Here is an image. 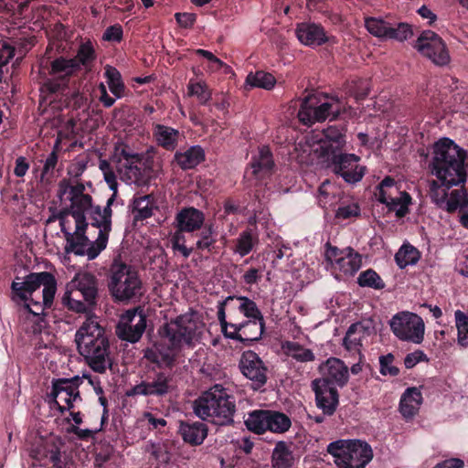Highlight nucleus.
<instances>
[{
    "mask_svg": "<svg viewBox=\"0 0 468 468\" xmlns=\"http://www.w3.org/2000/svg\"><path fill=\"white\" fill-rule=\"evenodd\" d=\"M116 195L112 194L107 200L106 206L101 209V206H95L92 212V227H103L112 229V217L113 205Z\"/></svg>",
    "mask_w": 468,
    "mask_h": 468,
    "instance_id": "obj_40",
    "label": "nucleus"
},
{
    "mask_svg": "<svg viewBox=\"0 0 468 468\" xmlns=\"http://www.w3.org/2000/svg\"><path fill=\"white\" fill-rule=\"evenodd\" d=\"M96 228L99 229L98 238L95 241H90L89 245L87 246V253L85 256H87L89 260L96 259L106 248L109 239V234L112 230L111 228H106L105 226Z\"/></svg>",
    "mask_w": 468,
    "mask_h": 468,
    "instance_id": "obj_46",
    "label": "nucleus"
},
{
    "mask_svg": "<svg viewBox=\"0 0 468 468\" xmlns=\"http://www.w3.org/2000/svg\"><path fill=\"white\" fill-rule=\"evenodd\" d=\"M154 197L153 195L134 196L133 199V214L136 221H143L154 214Z\"/></svg>",
    "mask_w": 468,
    "mask_h": 468,
    "instance_id": "obj_33",
    "label": "nucleus"
},
{
    "mask_svg": "<svg viewBox=\"0 0 468 468\" xmlns=\"http://www.w3.org/2000/svg\"><path fill=\"white\" fill-rule=\"evenodd\" d=\"M75 225L89 224L87 216L92 222V212L95 206L92 203L91 196H81L79 198H69Z\"/></svg>",
    "mask_w": 468,
    "mask_h": 468,
    "instance_id": "obj_31",
    "label": "nucleus"
},
{
    "mask_svg": "<svg viewBox=\"0 0 468 468\" xmlns=\"http://www.w3.org/2000/svg\"><path fill=\"white\" fill-rule=\"evenodd\" d=\"M393 361L394 356L392 354H388L379 357V370L383 376L389 375L391 377H396L399 375V369L392 365Z\"/></svg>",
    "mask_w": 468,
    "mask_h": 468,
    "instance_id": "obj_58",
    "label": "nucleus"
},
{
    "mask_svg": "<svg viewBox=\"0 0 468 468\" xmlns=\"http://www.w3.org/2000/svg\"><path fill=\"white\" fill-rule=\"evenodd\" d=\"M270 410H255L248 414L244 423L247 429L256 434L268 431Z\"/></svg>",
    "mask_w": 468,
    "mask_h": 468,
    "instance_id": "obj_35",
    "label": "nucleus"
},
{
    "mask_svg": "<svg viewBox=\"0 0 468 468\" xmlns=\"http://www.w3.org/2000/svg\"><path fill=\"white\" fill-rule=\"evenodd\" d=\"M344 112L345 106L337 97L318 93L309 95L303 101L297 115L301 123L311 126L329 117L335 120Z\"/></svg>",
    "mask_w": 468,
    "mask_h": 468,
    "instance_id": "obj_6",
    "label": "nucleus"
},
{
    "mask_svg": "<svg viewBox=\"0 0 468 468\" xmlns=\"http://www.w3.org/2000/svg\"><path fill=\"white\" fill-rule=\"evenodd\" d=\"M265 330V322L246 320L242 323L231 325V334L229 339L239 341L244 345H250L259 341Z\"/></svg>",
    "mask_w": 468,
    "mask_h": 468,
    "instance_id": "obj_20",
    "label": "nucleus"
},
{
    "mask_svg": "<svg viewBox=\"0 0 468 468\" xmlns=\"http://www.w3.org/2000/svg\"><path fill=\"white\" fill-rule=\"evenodd\" d=\"M188 95L197 96L200 104L207 105L211 100V92L205 82L189 81L187 85Z\"/></svg>",
    "mask_w": 468,
    "mask_h": 468,
    "instance_id": "obj_53",
    "label": "nucleus"
},
{
    "mask_svg": "<svg viewBox=\"0 0 468 468\" xmlns=\"http://www.w3.org/2000/svg\"><path fill=\"white\" fill-rule=\"evenodd\" d=\"M258 243L259 238L257 233L252 229L248 228L240 232L236 239L233 251L240 257H244L250 253Z\"/></svg>",
    "mask_w": 468,
    "mask_h": 468,
    "instance_id": "obj_36",
    "label": "nucleus"
},
{
    "mask_svg": "<svg viewBox=\"0 0 468 468\" xmlns=\"http://www.w3.org/2000/svg\"><path fill=\"white\" fill-rule=\"evenodd\" d=\"M420 257V252L415 247L410 244H404L396 253L395 261L397 265L403 269L408 265L416 264L419 261Z\"/></svg>",
    "mask_w": 468,
    "mask_h": 468,
    "instance_id": "obj_49",
    "label": "nucleus"
},
{
    "mask_svg": "<svg viewBox=\"0 0 468 468\" xmlns=\"http://www.w3.org/2000/svg\"><path fill=\"white\" fill-rule=\"evenodd\" d=\"M207 425L202 421L181 420L178 427V434L184 442L191 446L201 445L207 437Z\"/></svg>",
    "mask_w": 468,
    "mask_h": 468,
    "instance_id": "obj_24",
    "label": "nucleus"
},
{
    "mask_svg": "<svg viewBox=\"0 0 468 468\" xmlns=\"http://www.w3.org/2000/svg\"><path fill=\"white\" fill-rule=\"evenodd\" d=\"M69 85V80H67L65 78H54V79H48L46 80L42 86V89L49 93H58L63 92Z\"/></svg>",
    "mask_w": 468,
    "mask_h": 468,
    "instance_id": "obj_57",
    "label": "nucleus"
},
{
    "mask_svg": "<svg viewBox=\"0 0 468 468\" xmlns=\"http://www.w3.org/2000/svg\"><path fill=\"white\" fill-rule=\"evenodd\" d=\"M69 104L73 110L86 112L88 110V98L83 93L77 91L71 95Z\"/></svg>",
    "mask_w": 468,
    "mask_h": 468,
    "instance_id": "obj_63",
    "label": "nucleus"
},
{
    "mask_svg": "<svg viewBox=\"0 0 468 468\" xmlns=\"http://www.w3.org/2000/svg\"><path fill=\"white\" fill-rule=\"evenodd\" d=\"M78 352L95 372L103 374L112 367L110 341L96 316H88L75 334Z\"/></svg>",
    "mask_w": 468,
    "mask_h": 468,
    "instance_id": "obj_3",
    "label": "nucleus"
},
{
    "mask_svg": "<svg viewBox=\"0 0 468 468\" xmlns=\"http://www.w3.org/2000/svg\"><path fill=\"white\" fill-rule=\"evenodd\" d=\"M323 378L315 380H325L328 386L344 387L348 381V367L336 357H330L321 367Z\"/></svg>",
    "mask_w": 468,
    "mask_h": 468,
    "instance_id": "obj_22",
    "label": "nucleus"
},
{
    "mask_svg": "<svg viewBox=\"0 0 468 468\" xmlns=\"http://www.w3.org/2000/svg\"><path fill=\"white\" fill-rule=\"evenodd\" d=\"M360 215V207L357 204H349L340 206L336 212L335 217L337 218L348 219Z\"/></svg>",
    "mask_w": 468,
    "mask_h": 468,
    "instance_id": "obj_60",
    "label": "nucleus"
},
{
    "mask_svg": "<svg viewBox=\"0 0 468 468\" xmlns=\"http://www.w3.org/2000/svg\"><path fill=\"white\" fill-rule=\"evenodd\" d=\"M147 317L140 307L125 311L116 325V335L122 340L136 343L146 328Z\"/></svg>",
    "mask_w": 468,
    "mask_h": 468,
    "instance_id": "obj_12",
    "label": "nucleus"
},
{
    "mask_svg": "<svg viewBox=\"0 0 468 468\" xmlns=\"http://www.w3.org/2000/svg\"><path fill=\"white\" fill-rule=\"evenodd\" d=\"M206 159V153L200 145H193L186 151H176L174 154V162L182 170L196 168Z\"/></svg>",
    "mask_w": 468,
    "mask_h": 468,
    "instance_id": "obj_29",
    "label": "nucleus"
},
{
    "mask_svg": "<svg viewBox=\"0 0 468 468\" xmlns=\"http://www.w3.org/2000/svg\"><path fill=\"white\" fill-rule=\"evenodd\" d=\"M108 288L114 301L122 303L140 299L144 294L138 271L123 261L121 255L114 257L110 266Z\"/></svg>",
    "mask_w": 468,
    "mask_h": 468,
    "instance_id": "obj_5",
    "label": "nucleus"
},
{
    "mask_svg": "<svg viewBox=\"0 0 468 468\" xmlns=\"http://www.w3.org/2000/svg\"><path fill=\"white\" fill-rule=\"evenodd\" d=\"M246 84L267 90H272L276 84V79L269 72L257 70L247 75Z\"/></svg>",
    "mask_w": 468,
    "mask_h": 468,
    "instance_id": "obj_45",
    "label": "nucleus"
},
{
    "mask_svg": "<svg viewBox=\"0 0 468 468\" xmlns=\"http://www.w3.org/2000/svg\"><path fill=\"white\" fill-rule=\"evenodd\" d=\"M338 468H365L372 460L371 446L361 440H336L327 445Z\"/></svg>",
    "mask_w": 468,
    "mask_h": 468,
    "instance_id": "obj_7",
    "label": "nucleus"
},
{
    "mask_svg": "<svg viewBox=\"0 0 468 468\" xmlns=\"http://www.w3.org/2000/svg\"><path fill=\"white\" fill-rule=\"evenodd\" d=\"M82 384V378L79 376L71 378H58L52 383L50 395L54 399H58L65 402L68 409L73 408V403L77 399L81 400L79 387Z\"/></svg>",
    "mask_w": 468,
    "mask_h": 468,
    "instance_id": "obj_19",
    "label": "nucleus"
},
{
    "mask_svg": "<svg viewBox=\"0 0 468 468\" xmlns=\"http://www.w3.org/2000/svg\"><path fill=\"white\" fill-rule=\"evenodd\" d=\"M282 347L286 356L292 357L298 362H311L315 358L314 354L311 349L305 348L297 342L285 341Z\"/></svg>",
    "mask_w": 468,
    "mask_h": 468,
    "instance_id": "obj_41",
    "label": "nucleus"
},
{
    "mask_svg": "<svg viewBox=\"0 0 468 468\" xmlns=\"http://www.w3.org/2000/svg\"><path fill=\"white\" fill-rule=\"evenodd\" d=\"M79 70V62L76 58H58L51 62L49 73L57 75L59 78H65L69 80L70 76Z\"/></svg>",
    "mask_w": 468,
    "mask_h": 468,
    "instance_id": "obj_38",
    "label": "nucleus"
},
{
    "mask_svg": "<svg viewBox=\"0 0 468 468\" xmlns=\"http://www.w3.org/2000/svg\"><path fill=\"white\" fill-rule=\"evenodd\" d=\"M39 287L43 286V308H51L57 292V280L48 271L38 272Z\"/></svg>",
    "mask_w": 468,
    "mask_h": 468,
    "instance_id": "obj_37",
    "label": "nucleus"
},
{
    "mask_svg": "<svg viewBox=\"0 0 468 468\" xmlns=\"http://www.w3.org/2000/svg\"><path fill=\"white\" fill-rule=\"evenodd\" d=\"M367 30L374 37L403 42L413 35L412 27L405 22L368 16L365 18Z\"/></svg>",
    "mask_w": 468,
    "mask_h": 468,
    "instance_id": "obj_10",
    "label": "nucleus"
},
{
    "mask_svg": "<svg viewBox=\"0 0 468 468\" xmlns=\"http://www.w3.org/2000/svg\"><path fill=\"white\" fill-rule=\"evenodd\" d=\"M467 151L449 138H441L432 147L430 170L432 176L450 186L466 185Z\"/></svg>",
    "mask_w": 468,
    "mask_h": 468,
    "instance_id": "obj_2",
    "label": "nucleus"
},
{
    "mask_svg": "<svg viewBox=\"0 0 468 468\" xmlns=\"http://www.w3.org/2000/svg\"><path fill=\"white\" fill-rule=\"evenodd\" d=\"M154 364L146 367L145 378L127 390L129 397L144 396L163 400L175 390L174 378L170 372L163 370Z\"/></svg>",
    "mask_w": 468,
    "mask_h": 468,
    "instance_id": "obj_8",
    "label": "nucleus"
},
{
    "mask_svg": "<svg viewBox=\"0 0 468 468\" xmlns=\"http://www.w3.org/2000/svg\"><path fill=\"white\" fill-rule=\"evenodd\" d=\"M235 299L234 295H230L226 297L223 301L218 302V320L220 324L221 332L223 335L228 338V335L231 334V330H229V328L231 329V325L234 324L233 323H229L226 319V306L227 304Z\"/></svg>",
    "mask_w": 468,
    "mask_h": 468,
    "instance_id": "obj_54",
    "label": "nucleus"
},
{
    "mask_svg": "<svg viewBox=\"0 0 468 468\" xmlns=\"http://www.w3.org/2000/svg\"><path fill=\"white\" fill-rule=\"evenodd\" d=\"M122 178L127 184L145 186L154 178L153 162L144 159L143 155L133 161V164L129 163V165H122Z\"/></svg>",
    "mask_w": 468,
    "mask_h": 468,
    "instance_id": "obj_17",
    "label": "nucleus"
},
{
    "mask_svg": "<svg viewBox=\"0 0 468 468\" xmlns=\"http://www.w3.org/2000/svg\"><path fill=\"white\" fill-rule=\"evenodd\" d=\"M291 445L292 443L289 445L283 441H280L275 444L271 455L272 466L274 468H292L294 458Z\"/></svg>",
    "mask_w": 468,
    "mask_h": 468,
    "instance_id": "obj_34",
    "label": "nucleus"
},
{
    "mask_svg": "<svg viewBox=\"0 0 468 468\" xmlns=\"http://www.w3.org/2000/svg\"><path fill=\"white\" fill-rule=\"evenodd\" d=\"M235 299L240 302L238 309L248 320L265 322L261 310L253 300L247 296H235Z\"/></svg>",
    "mask_w": 468,
    "mask_h": 468,
    "instance_id": "obj_50",
    "label": "nucleus"
},
{
    "mask_svg": "<svg viewBox=\"0 0 468 468\" xmlns=\"http://www.w3.org/2000/svg\"><path fill=\"white\" fill-rule=\"evenodd\" d=\"M75 291L73 292L80 293L84 302L90 306L96 304V298L98 295V282L96 277L89 272L77 274L72 281Z\"/></svg>",
    "mask_w": 468,
    "mask_h": 468,
    "instance_id": "obj_25",
    "label": "nucleus"
},
{
    "mask_svg": "<svg viewBox=\"0 0 468 468\" xmlns=\"http://www.w3.org/2000/svg\"><path fill=\"white\" fill-rule=\"evenodd\" d=\"M422 401V395L415 387L408 388L399 401V411L405 418H412L417 414Z\"/></svg>",
    "mask_w": 468,
    "mask_h": 468,
    "instance_id": "obj_32",
    "label": "nucleus"
},
{
    "mask_svg": "<svg viewBox=\"0 0 468 468\" xmlns=\"http://www.w3.org/2000/svg\"><path fill=\"white\" fill-rule=\"evenodd\" d=\"M428 360V356L423 351L417 350L406 356L404 358V365L406 368L410 369L415 367L419 362H426Z\"/></svg>",
    "mask_w": 468,
    "mask_h": 468,
    "instance_id": "obj_62",
    "label": "nucleus"
},
{
    "mask_svg": "<svg viewBox=\"0 0 468 468\" xmlns=\"http://www.w3.org/2000/svg\"><path fill=\"white\" fill-rule=\"evenodd\" d=\"M346 124L329 125L323 130V138L319 142L316 150L322 159L346 150Z\"/></svg>",
    "mask_w": 468,
    "mask_h": 468,
    "instance_id": "obj_16",
    "label": "nucleus"
},
{
    "mask_svg": "<svg viewBox=\"0 0 468 468\" xmlns=\"http://www.w3.org/2000/svg\"><path fill=\"white\" fill-rule=\"evenodd\" d=\"M206 223L205 213L195 207H182L175 217V227L180 231H199Z\"/></svg>",
    "mask_w": 468,
    "mask_h": 468,
    "instance_id": "obj_21",
    "label": "nucleus"
},
{
    "mask_svg": "<svg viewBox=\"0 0 468 468\" xmlns=\"http://www.w3.org/2000/svg\"><path fill=\"white\" fill-rule=\"evenodd\" d=\"M414 48L437 66H446L451 60L446 44L433 31H423L418 37Z\"/></svg>",
    "mask_w": 468,
    "mask_h": 468,
    "instance_id": "obj_13",
    "label": "nucleus"
},
{
    "mask_svg": "<svg viewBox=\"0 0 468 468\" xmlns=\"http://www.w3.org/2000/svg\"><path fill=\"white\" fill-rule=\"evenodd\" d=\"M299 41L309 47H318L328 42L324 27L315 23H301L295 30Z\"/></svg>",
    "mask_w": 468,
    "mask_h": 468,
    "instance_id": "obj_23",
    "label": "nucleus"
},
{
    "mask_svg": "<svg viewBox=\"0 0 468 468\" xmlns=\"http://www.w3.org/2000/svg\"><path fill=\"white\" fill-rule=\"evenodd\" d=\"M452 187L437 178L429 181V197L431 201L438 207L443 209L449 196V190Z\"/></svg>",
    "mask_w": 468,
    "mask_h": 468,
    "instance_id": "obj_43",
    "label": "nucleus"
},
{
    "mask_svg": "<svg viewBox=\"0 0 468 468\" xmlns=\"http://www.w3.org/2000/svg\"><path fill=\"white\" fill-rule=\"evenodd\" d=\"M175 18L181 27L190 28L194 26L197 16L193 13H176Z\"/></svg>",
    "mask_w": 468,
    "mask_h": 468,
    "instance_id": "obj_64",
    "label": "nucleus"
},
{
    "mask_svg": "<svg viewBox=\"0 0 468 468\" xmlns=\"http://www.w3.org/2000/svg\"><path fill=\"white\" fill-rule=\"evenodd\" d=\"M239 367L242 375L252 381L254 389H260L266 384L268 368L256 352L244 351L241 354Z\"/></svg>",
    "mask_w": 468,
    "mask_h": 468,
    "instance_id": "obj_14",
    "label": "nucleus"
},
{
    "mask_svg": "<svg viewBox=\"0 0 468 468\" xmlns=\"http://www.w3.org/2000/svg\"><path fill=\"white\" fill-rule=\"evenodd\" d=\"M455 186L459 188L453 189L449 193L443 208L450 214H453L458 208L467 207L468 205V191L465 185Z\"/></svg>",
    "mask_w": 468,
    "mask_h": 468,
    "instance_id": "obj_39",
    "label": "nucleus"
},
{
    "mask_svg": "<svg viewBox=\"0 0 468 468\" xmlns=\"http://www.w3.org/2000/svg\"><path fill=\"white\" fill-rule=\"evenodd\" d=\"M337 268L344 273L353 275L361 267V256L356 252L351 247L346 248V253L342 259L338 260Z\"/></svg>",
    "mask_w": 468,
    "mask_h": 468,
    "instance_id": "obj_44",
    "label": "nucleus"
},
{
    "mask_svg": "<svg viewBox=\"0 0 468 468\" xmlns=\"http://www.w3.org/2000/svg\"><path fill=\"white\" fill-rule=\"evenodd\" d=\"M399 197H395L396 194L382 192L378 197V200L385 204L389 211H395L398 218H404L409 212V206L411 204V197L406 191H399Z\"/></svg>",
    "mask_w": 468,
    "mask_h": 468,
    "instance_id": "obj_27",
    "label": "nucleus"
},
{
    "mask_svg": "<svg viewBox=\"0 0 468 468\" xmlns=\"http://www.w3.org/2000/svg\"><path fill=\"white\" fill-rule=\"evenodd\" d=\"M123 37L122 27L120 24H114L108 27L103 32L102 39L109 42H121Z\"/></svg>",
    "mask_w": 468,
    "mask_h": 468,
    "instance_id": "obj_59",
    "label": "nucleus"
},
{
    "mask_svg": "<svg viewBox=\"0 0 468 468\" xmlns=\"http://www.w3.org/2000/svg\"><path fill=\"white\" fill-rule=\"evenodd\" d=\"M61 194L66 193V188H69V192L70 195L69 198H79L81 197V196H90V194L84 193L85 186L82 183H78L75 186H69L68 184H65V181L63 180L59 184Z\"/></svg>",
    "mask_w": 468,
    "mask_h": 468,
    "instance_id": "obj_61",
    "label": "nucleus"
},
{
    "mask_svg": "<svg viewBox=\"0 0 468 468\" xmlns=\"http://www.w3.org/2000/svg\"><path fill=\"white\" fill-rule=\"evenodd\" d=\"M312 389L315 395L316 406L324 415L332 416L339 404V394L335 386H328L325 380H313Z\"/></svg>",
    "mask_w": 468,
    "mask_h": 468,
    "instance_id": "obj_18",
    "label": "nucleus"
},
{
    "mask_svg": "<svg viewBox=\"0 0 468 468\" xmlns=\"http://www.w3.org/2000/svg\"><path fill=\"white\" fill-rule=\"evenodd\" d=\"M357 283L361 287H368L375 290H382L385 288V282L372 269L362 271L357 277Z\"/></svg>",
    "mask_w": 468,
    "mask_h": 468,
    "instance_id": "obj_51",
    "label": "nucleus"
},
{
    "mask_svg": "<svg viewBox=\"0 0 468 468\" xmlns=\"http://www.w3.org/2000/svg\"><path fill=\"white\" fill-rule=\"evenodd\" d=\"M163 337L168 340V345L154 344L144 351V358L150 364L172 370L176 366L177 354L184 347L192 349L196 346L197 323L190 314H181L172 319L162 327Z\"/></svg>",
    "mask_w": 468,
    "mask_h": 468,
    "instance_id": "obj_1",
    "label": "nucleus"
},
{
    "mask_svg": "<svg viewBox=\"0 0 468 468\" xmlns=\"http://www.w3.org/2000/svg\"><path fill=\"white\" fill-rule=\"evenodd\" d=\"M153 136L158 146L173 152L178 145L181 133L171 126L155 123L153 125Z\"/></svg>",
    "mask_w": 468,
    "mask_h": 468,
    "instance_id": "obj_28",
    "label": "nucleus"
},
{
    "mask_svg": "<svg viewBox=\"0 0 468 468\" xmlns=\"http://www.w3.org/2000/svg\"><path fill=\"white\" fill-rule=\"evenodd\" d=\"M392 333L400 340L420 344L424 338L422 319L410 312L396 314L389 322Z\"/></svg>",
    "mask_w": 468,
    "mask_h": 468,
    "instance_id": "obj_11",
    "label": "nucleus"
},
{
    "mask_svg": "<svg viewBox=\"0 0 468 468\" xmlns=\"http://www.w3.org/2000/svg\"><path fill=\"white\" fill-rule=\"evenodd\" d=\"M360 156L342 151L323 159L326 167L335 175L341 176L348 184H356L362 180L366 174V166L360 165Z\"/></svg>",
    "mask_w": 468,
    "mask_h": 468,
    "instance_id": "obj_9",
    "label": "nucleus"
},
{
    "mask_svg": "<svg viewBox=\"0 0 468 468\" xmlns=\"http://www.w3.org/2000/svg\"><path fill=\"white\" fill-rule=\"evenodd\" d=\"M89 224L76 225L75 232L64 231L66 239V253H74L77 256H85L90 239L86 235Z\"/></svg>",
    "mask_w": 468,
    "mask_h": 468,
    "instance_id": "obj_26",
    "label": "nucleus"
},
{
    "mask_svg": "<svg viewBox=\"0 0 468 468\" xmlns=\"http://www.w3.org/2000/svg\"><path fill=\"white\" fill-rule=\"evenodd\" d=\"M292 420L288 415L277 410H271L269 415L268 431L282 434L289 431Z\"/></svg>",
    "mask_w": 468,
    "mask_h": 468,
    "instance_id": "obj_48",
    "label": "nucleus"
},
{
    "mask_svg": "<svg viewBox=\"0 0 468 468\" xmlns=\"http://www.w3.org/2000/svg\"><path fill=\"white\" fill-rule=\"evenodd\" d=\"M104 75L107 79V84L111 92L116 98H122L124 96L125 85L122 80V75L120 71L112 66H107L105 68Z\"/></svg>",
    "mask_w": 468,
    "mask_h": 468,
    "instance_id": "obj_47",
    "label": "nucleus"
},
{
    "mask_svg": "<svg viewBox=\"0 0 468 468\" xmlns=\"http://www.w3.org/2000/svg\"><path fill=\"white\" fill-rule=\"evenodd\" d=\"M455 324L458 331V343L460 346H468V315L457 310L454 313Z\"/></svg>",
    "mask_w": 468,
    "mask_h": 468,
    "instance_id": "obj_52",
    "label": "nucleus"
},
{
    "mask_svg": "<svg viewBox=\"0 0 468 468\" xmlns=\"http://www.w3.org/2000/svg\"><path fill=\"white\" fill-rule=\"evenodd\" d=\"M198 239L196 242V248L200 250L212 252L217 242L218 231L213 223H205L199 230Z\"/></svg>",
    "mask_w": 468,
    "mask_h": 468,
    "instance_id": "obj_42",
    "label": "nucleus"
},
{
    "mask_svg": "<svg viewBox=\"0 0 468 468\" xmlns=\"http://www.w3.org/2000/svg\"><path fill=\"white\" fill-rule=\"evenodd\" d=\"M193 410L202 420L217 426H230L234 424L236 399L222 385L215 384L194 400Z\"/></svg>",
    "mask_w": 468,
    "mask_h": 468,
    "instance_id": "obj_4",
    "label": "nucleus"
},
{
    "mask_svg": "<svg viewBox=\"0 0 468 468\" xmlns=\"http://www.w3.org/2000/svg\"><path fill=\"white\" fill-rule=\"evenodd\" d=\"M73 292L67 291L61 298V303L64 307L76 313H86L90 307L87 302H82L72 297Z\"/></svg>",
    "mask_w": 468,
    "mask_h": 468,
    "instance_id": "obj_55",
    "label": "nucleus"
},
{
    "mask_svg": "<svg viewBox=\"0 0 468 468\" xmlns=\"http://www.w3.org/2000/svg\"><path fill=\"white\" fill-rule=\"evenodd\" d=\"M38 272H31L25 280L16 276L11 284V300L17 305H23L24 309L35 316L38 313L33 311L28 301L33 302L32 294L39 288Z\"/></svg>",
    "mask_w": 468,
    "mask_h": 468,
    "instance_id": "obj_15",
    "label": "nucleus"
},
{
    "mask_svg": "<svg viewBox=\"0 0 468 468\" xmlns=\"http://www.w3.org/2000/svg\"><path fill=\"white\" fill-rule=\"evenodd\" d=\"M96 58L95 50L92 44L88 41L80 46L77 55L74 58L79 62V69L80 65L86 66L88 63L93 61Z\"/></svg>",
    "mask_w": 468,
    "mask_h": 468,
    "instance_id": "obj_56",
    "label": "nucleus"
},
{
    "mask_svg": "<svg viewBox=\"0 0 468 468\" xmlns=\"http://www.w3.org/2000/svg\"><path fill=\"white\" fill-rule=\"evenodd\" d=\"M250 166L252 174L257 178L271 175L274 168V161L269 146L263 145L260 148L259 154L252 157Z\"/></svg>",
    "mask_w": 468,
    "mask_h": 468,
    "instance_id": "obj_30",
    "label": "nucleus"
}]
</instances>
